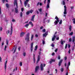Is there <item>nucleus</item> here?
Returning <instances> with one entry per match:
<instances>
[{
	"instance_id": "obj_1",
	"label": "nucleus",
	"mask_w": 75,
	"mask_h": 75,
	"mask_svg": "<svg viewBox=\"0 0 75 75\" xmlns=\"http://www.w3.org/2000/svg\"><path fill=\"white\" fill-rule=\"evenodd\" d=\"M13 33V27H11V28L9 29L7 32V34H9V35H11Z\"/></svg>"
},
{
	"instance_id": "obj_2",
	"label": "nucleus",
	"mask_w": 75,
	"mask_h": 75,
	"mask_svg": "<svg viewBox=\"0 0 75 75\" xmlns=\"http://www.w3.org/2000/svg\"><path fill=\"white\" fill-rule=\"evenodd\" d=\"M25 40L27 41V42H29L30 41V33H28L25 37Z\"/></svg>"
},
{
	"instance_id": "obj_3",
	"label": "nucleus",
	"mask_w": 75,
	"mask_h": 75,
	"mask_svg": "<svg viewBox=\"0 0 75 75\" xmlns=\"http://www.w3.org/2000/svg\"><path fill=\"white\" fill-rule=\"evenodd\" d=\"M55 19L56 20V21H55L54 22V24L56 25V24H58V23L59 22V18L57 16H56L55 18Z\"/></svg>"
},
{
	"instance_id": "obj_4",
	"label": "nucleus",
	"mask_w": 75,
	"mask_h": 75,
	"mask_svg": "<svg viewBox=\"0 0 75 75\" xmlns=\"http://www.w3.org/2000/svg\"><path fill=\"white\" fill-rule=\"evenodd\" d=\"M14 6H16V8H18V4H17V0H15L14 2Z\"/></svg>"
},
{
	"instance_id": "obj_5",
	"label": "nucleus",
	"mask_w": 75,
	"mask_h": 75,
	"mask_svg": "<svg viewBox=\"0 0 75 75\" xmlns=\"http://www.w3.org/2000/svg\"><path fill=\"white\" fill-rule=\"evenodd\" d=\"M7 60H6L5 62L4 68L5 71H6V69H7Z\"/></svg>"
},
{
	"instance_id": "obj_6",
	"label": "nucleus",
	"mask_w": 75,
	"mask_h": 75,
	"mask_svg": "<svg viewBox=\"0 0 75 75\" xmlns=\"http://www.w3.org/2000/svg\"><path fill=\"white\" fill-rule=\"evenodd\" d=\"M33 43H32L31 44V46H30V50L31 51V52H33Z\"/></svg>"
},
{
	"instance_id": "obj_7",
	"label": "nucleus",
	"mask_w": 75,
	"mask_h": 75,
	"mask_svg": "<svg viewBox=\"0 0 75 75\" xmlns=\"http://www.w3.org/2000/svg\"><path fill=\"white\" fill-rule=\"evenodd\" d=\"M64 14H67V7L65 6H64Z\"/></svg>"
},
{
	"instance_id": "obj_8",
	"label": "nucleus",
	"mask_w": 75,
	"mask_h": 75,
	"mask_svg": "<svg viewBox=\"0 0 75 75\" xmlns=\"http://www.w3.org/2000/svg\"><path fill=\"white\" fill-rule=\"evenodd\" d=\"M28 1H29V0H26V1H25L24 5L25 7H26V6H27V5Z\"/></svg>"
},
{
	"instance_id": "obj_9",
	"label": "nucleus",
	"mask_w": 75,
	"mask_h": 75,
	"mask_svg": "<svg viewBox=\"0 0 75 75\" xmlns=\"http://www.w3.org/2000/svg\"><path fill=\"white\" fill-rule=\"evenodd\" d=\"M62 61H63L62 59H61L60 60V61L59 62L58 64L59 67H60V66L61 65V63H62Z\"/></svg>"
},
{
	"instance_id": "obj_10",
	"label": "nucleus",
	"mask_w": 75,
	"mask_h": 75,
	"mask_svg": "<svg viewBox=\"0 0 75 75\" xmlns=\"http://www.w3.org/2000/svg\"><path fill=\"white\" fill-rule=\"evenodd\" d=\"M40 69L41 71H43V70H44V67H43V64H41Z\"/></svg>"
},
{
	"instance_id": "obj_11",
	"label": "nucleus",
	"mask_w": 75,
	"mask_h": 75,
	"mask_svg": "<svg viewBox=\"0 0 75 75\" xmlns=\"http://www.w3.org/2000/svg\"><path fill=\"white\" fill-rule=\"evenodd\" d=\"M40 55H38V59L37 61V63H38L40 61Z\"/></svg>"
},
{
	"instance_id": "obj_12",
	"label": "nucleus",
	"mask_w": 75,
	"mask_h": 75,
	"mask_svg": "<svg viewBox=\"0 0 75 75\" xmlns=\"http://www.w3.org/2000/svg\"><path fill=\"white\" fill-rule=\"evenodd\" d=\"M50 1H48L47 4V8H50Z\"/></svg>"
},
{
	"instance_id": "obj_13",
	"label": "nucleus",
	"mask_w": 75,
	"mask_h": 75,
	"mask_svg": "<svg viewBox=\"0 0 75 75\" xmlns=\"http://www.w3.org/2000/svg\"><path fill=\"white\" fill-rule=\"evenodd\" d=\"M33 62L35 63V54H33Z\"/></svg>"
},
{
	"instance_id": "obj_14",
	"label": "nucleus",
	"mask_w": 75,
	"mask_h": 75,
	"mask_svg": "<svg viewBox=\"0 0 75 75\" xmlns=\"http://www.w3.org/2000/svg\"><path fill=\"white\" fill-rule=\"evenodd\" d=\"M64 42H65V41H63L62 40V39H61V44H62V45H63L64 44Z\"/></svg>"
},
{
	"instance_id": "obj_15",
	"label": "nucleus",
	"mask_w": 75,
	"mask_h": 75,
	"mask_svg": "<svg viewBox=\"0 0 75 75\" xmlns=\"http://www.w3.org/2000/svg\"><path fill=\"white\" fill-rule=\"evenodd\" d=\"M40 68V67L39 66H37L35 68V71L36 72L37 71L38 69Z\"/></svg>"
},
{
	"instance_id": "obj_16",
	"label": "nucleus",
	"mask_w": 75,
	"mask_h": 75,
	"mask_svg": "<svg viewBox=\"0 0 75 75\" xmlns=\"http://www.w3.org/2000/svg\"><path fill=\"white\" fill-rule=\"evenodd\" d=\"M12 51H13V53H14L16 51V47L13 48V49H12Z\"/></svg>"
},
{
	"instance_id": "obj_17",
	"label": "nucleus",
	"mask_w": 75,
	"mask_h": 75,
	"mask_svg": "<svg viewBox=\"0 0 75 75\" xmlns=\"http://www.w3.org/2000/svg\"><path fill=\"white\" fill-rule=\"evenodd\" d=\"M25 34V33L24 32H22L20 34V36L21 37H23L24 34Z\"/></svg>"
},
{
	"instance_id": "obj_18",
	"label": "nucleus",
	"mask_w": 75,
	"mask_h": 75,
	"mask_svg": "<svg viewBox=\"0 0 75 75\" xmlns=\"http://www.w3.org/2000/svg\"><path fill=\"white\" fill-rule=\"evenodd\" d=\"M52 62H55V60L51 59L50 61V64H51V63H52Z\"/></svg>"
},
{
	"instance_id": "obj_19",
	"label": "nucleus",
	"mask_w": 75,
	"mask_h": 75,
	"mask_svg": "<svg viewBox=\"0 0 75 75\" xmlns=\"http://www.w3.org/2000/svg\"><path fill=\"white\" fill-rule=\"evenodd\" d=\"M35 17V15H33L32 17V18L30 20V21H34V18Z\"/></svg>"
},
{
	"instance_id": "obj_20",
	"label": "nucleus",
	"mask_w": 75,
	"mask_h": 75,
	"mask_svg": "<svg viewBox=\"0 0 75 75\" xmlns=\"http://www.w3.org/2000/svg\"><path fill=\"white\" fill-rule=\"evenodd\" d=\"M33 38H34V35L33 34H32L31 35V41H33Z\"/></svg>"
},
{
	"instance_id": "obj_21",
	"label": "nucleus",
	"mask_w": 75,
	"mask_h": 75,
	"mask_svg": "<svg viewBox=\"0 0 75 75\" xmlns=\"http://www.w3.org/2000/svg\"><path fill=\"white\" fill-rule=\"evenodd\" d=\"M29 24H30V25H31V26L32 27H33L34 25H33V23H32V22H30L29 23Z\"/></svg>"
},
{
	"instance_id": "obj_22",
	"label": "nucleus",
	"mask_w": 75,
	"mask_h": 75,
	"mask_svg": "<svg viewBox=\"0 0 75 75\" xmlns=\"http://www.w3.org/2000/svg\"><path fill=\"white\" fill-rule=\"evenodd\" d=\"M55 38H56V37L54 35L53 37L52 38V41H54Z\"/></svg>"
},
{
	"instance_id": "obj_23",
	"label": "nucleus",
	"mask_w": 75,
	"mask_h": 75,
	"mask_svg": "<svg viewBox=\"0 0 75 75\" xmlns=\"http://www.w3.org/2000/svg\"><path fill=\"white\" fill-rule=\"evenodd\" d=\"M18 8H17V7L15 8V12L16 13H18V10H17Z\"/></svg>"
},
{
	"instance_id": "obj_24",
	"label": "nucleus",
	"mask_w": 75,
	"mask_h": 75,
	"mask_svg": "<svg viewBox=\"0 0 75 75\" xmlns=\"http://www.w3.org/2000/svg\"><path fill=\"white\" fill-rule=\"evenodd\" d=\"M38 48V46L36 45L35 47V49H34L35 51H37V48Z\"/></svg>"
},
{
	"instance_id": "obj_25",
	"label": "nucleus",
	"mask_w": 75,
	"mask_h": 75,
	"mask_svg": "<svg viewBox=\"0 0 75 75\" xmlns=\"http://www.w3.org/2000/svg\"><path fill=\"white\" fill-rule=\"evenodd\" d=\"M29 26V24H26L25 25V26L26 27V28H28Z\"/></svg>"
},
{
	"instance_id": "obj_26",
	"label": "nucleus",
	"mask_w": 75,
	"mask_h": 75,
	"mask_svg": "<svg viewBox=\"0 0 75 75\" xmlns=\"http://www.w3.org/2000/svg\"><path fill=\"white\" fill-rule=\"evenodd\" d=\"M73 34H74V33H73V32H71L69 34V35L70 36H72L73 35Z\"/></svg>"
},
{
	"instance_id": "obj_27",
	"label": "nucleus",
	"mask_w": 75,
	"mask_h": 75,
	"mask_svg": "<svg viewBox=\"0 0 75 75\" xmlns=\"http://www.w3.org/2000/svg\"><path fill=\"white\" fill-rule=\"evenodd\" d=\"M69 29L70 30V31H71V30L72 29V27L71 26H69Z\"/></svg>"
},
{
	"instance_id": "obj_28",
	"label": "nucleus",
	"mask_w": 75,
	"mask_h": 75,
	"mask_svg": "<svg viewBox=\"0 0 75 75\" xmlns=\"http://www.w3.org/2000/svg\"><path fill=\"white\" fill-rule=\"evenodd\" d=\"M38 10L40 12H41V11H42V8H38Z\"/></svg>"
},
{
	"instance_id": "obj_29",
	"label": "nucleus",
	"mask_w": 75,
	"mask_h": 75,
	"mask_svg": "<svg viewBox=\"0 0 75 75\" xmlns=\"http://www.w3.org/2000/svg\"><path fill=\"white\" fill-rule=\"evenodd\" d=\"M43 37H46V36H47V34H46V33L43 34Z\"/></svg>"
},
{
	"instance_id": "obj_30",
	"label": "nucleus",
	"mask_w": 75,
	"mask_h": 75,
	"mask_svg": "<svg viewBox=\"0 0 75 75\" xmlns=\"http://www.w3.org/2000/svg\"><path fill=\"white\" fill-rule=\"evenodd\" d=\"M23 55L24 57H25L26 56V53L23 52Z\"/></svg>"
},
{
	"instance_id": "obj_31",
	"label": "nucleus",
	"mask_w": 75,
	"mask_h": 75,
	"mask_svg": "<svg viewBox=\"0 0 75 75\" xmlns=\"http://www.w3.org/2000/svg\"><path fill=\"white\" fill-rule=\"evenodd\" d=\"M17 67H16V69H14L13 71V72H15V71H17Z\"/></svg>"
},
{
	"instance_id": "obj_32",
	"label": "nucleus",
	"mask_w": 75,
	"mask_h": 75,
	"mask_svg": "<svg viewBox=\"0 0 75 75\" xmlns=\"http://www.w3.org/2000/svg\"><path fill=\"white\" fill-rule=\"evenodd\" d=\"M62 23V20H60V21L59 22V24H61Z\"/></svg>"
},
{
	"instance_id": "obj_33",
	"label": "nucleus",
	"mask_w": 75,
	"mask_h": 75,
	"mask_svg": "<svg viewBox=\"0 0 75 75\" xmlns=\"http://www.w3.org/2000/svg\"><path fill=\"white\" fill-rule=\"evenodd\" d=\"M62 4H63V5H65V1H63L62 2Z\"/></svg>"
},
{
	"instance_id": "obj_34",
	"label": "nucleus",
	"mask_w": 75,
	"mask_h": 75,
	"mask_svg": "<svg viewBox=\"0 0 75 75\" xmlns=\"http://www.w3.org/2000/svg\"><path fill=\"white\" fill-rule=\"evenodd\" d=\"M73 22L74 24H75V18H74L73 19Z\"/></svg>"
},
{
	"instance_id": "obj_35",
	"label": "nucleus",
	"mask_w": 75,
	"mask_h": 75,
	"mask_svg": "<svg viewBox=\"0 0 75 75\" xmlns=\"http://www.w3.org/2000/svg\"><path fill=\"white\" fill-rule=\"evenodd\" d=\"M30 11H28V12H26V14L27 15H28V14H30Z\"/></svg>"
},
{
	"instance_id": "obj_36",
	"label": "nucleus",
	"mask_w": 75,
	"mask_h": 75,
	"mask_svg": "<svg viewBox=\"0 0 75 75\" xmlns=\"http://www.w3.org/2000/svg\"><path fill=\"white\" fill-rule=\"evenodd\" d=\"M75 42V39L74 38V37H73V41H72V42Z\"/></svg>"
},
{
	"instance_id": "obj_37",
	"label": "nucleus",
	"mask_w": 75,
	"mask_h": 75,
	"mask_svg": "<svg viewBox=\"0 0 75 75\" xmlns=\"http://www.w3.org/2000/svg\"><path fill=\"white\" fill-rule=\"evenodd\" d=\"M5 0H6V2H8V1H7V0H2V1L3 3H4V1H5Z\"/></svg>"
},
{
	"instance_id": "obj_38",
	"label": "nucleus",
	"mask_w": 75,
	"mask_h": 75,
	"mask_svg": "<svg viewBox=\"0 0 75 75\" xmlns=\"http://www.w3.org/2000/svg\"><path fill=\"white\" fill-rule=\"evenodd\" d=\"M29 12L30 13H32L33 12V10H31L30 11H29Z\"/></svg>"
},
{
	"instance_id": "obj_39",
	"label": "nucleus",
	"mask_w": 75,
	"mask_h": 75,
	"mask_svg": "<svg viewBox=\"0 0 75 75\" xmlns=\"http://www.w3.org/2000/svg\"><path fill=\"white\" fill-rule=\"evenodd\" d=\"M22 65H23V64H22V62H20V67H21V66H22Z\"/></svg>"
},
{
	"instance_id": "obj_40",
	"label": "nucleus",
	"mask_w": 75,
	"mask_h": 75,
	"mask_svg": "<svg viewBox=\"0 0 75 75\" xmlns=\"http://www.w3.org/2000/svg\"><path fill=\"white\" fill-rule=\"evenodd\" d=\"M7 46H5V48H4V50L6 51V48H7Z\"/></svg>"
},
{
	"instance_id": "obj_41",
	"label": "nucleus",
	"mask_w": 75,
	"mask_h": 75,
	"mask_svg": "<svg viewBox=\"0 0 75 75\" xmlns=\"http://www.w3.org/2000/svg\"><path fill=\"white\" fill-rule=\"evenodd\" d=\"M0 62H2V59H1V57H0Z\"/></svg>"
},
{
	"instance_id": "obj_42",
	"label": "nucleus",
	"mask_w": 75,
	"mask_h": 75,
	"mask_svg": "<svg viewBox=\"0 0 75 75\" xmlns=\"http://www.w3.org/2000/svg\"><path fill=\"white\" fill-rule=\"evenodd\" d=\"M61 70L62 72H63V71H64V68H61Z\"/></svg>"
},
{
	"instance_id": "obj_43",
	"label": "nucleus",
	"mask_w": 75,
	"mask_h": 75,
	"mask_svg": "<svg viewBox=\"0 0 75 75\" xmlns=\"http://www.w3.org/2000/svg\"><path fill=\"white\" fill-rule=\"evenodd\" d=\"M20 16H21V17H22V16H23V13L21 12Z\"/></svg>"
},
{
	"instance_id": "obj_44",
	"label": "nucleus",
	"mask_w": 75,
	"mask_h": 75,
	"mask_svg": "<svg viewBox=\"0 0 75 75\" xmlns=\"http://www.w3.org/2000/svg\"><path fill=\"white\" fill-rule=\"evenodd\" d=\"M1 14V8L0 7V14Z\"/></svg>"
},
{
	"instance_id": "obj_45",
	"label": "nucleus",
	"mask_w": 75,
	"mask_h": 75,
	"mask_svg": "<svg viewBox=\"0 0 75 75\" xmlns=\"http://www.w3.org/2000/svg\"><path fill=\"white\" fill-rule=\"evenodd\" d=\"M20 48H21V47H19L18 48V51H20Z\"/></svg>"
},
{
	"instance_id": "obj_46",
	"label": "nucleus",
	"mask_w": 75,
	"mask_h": 75,
	"mask_svg": "<svg viewBox=\"0 0 75 75\" xmlns=\"http://www.w3.org/2000/svg\"><path fill=\"white\" fill-rule=\"evenodd\" d=\"M6 5L7 7H8V4H6Z\"/></svg>"
},
{
	"instance_id": "obj_47",
	"label": "nucleus",
	"mask_w": 75,
	"mask_h": 75,
	"mask_svg": "<svg viewBox=\"0 0 75 75\" xmlns=\"http://www.w3.org/2000/svg\"><path fill=\"white\" fill-rule=\"evenodd\" d=\"M65 48L67 49V44H66L65 46Z\"/></svg>"
},
{
	"instance_id": "obj_48",
	"label": "nucleus",
	"mask_w": 75,
	"mask_h": 75,
	"mask_svg": "<svg viewBox=\"0 0 75 75\" xmlns=\"http://www.w3.org/2000/svg\"><path fill=\"white\" fill-rule=\"evenodd\" d=\"M42 31L43 32V33H45V29H44Z\"/></svg>"
},
{
	"instance_id": "obj_49",
	"label": "nucleus",
	"mask_w": 75,
	"mask_h": 75,
	"mask_svg": "<svg viewBox=\"0 0 75 75\" xmlns=\"http://www.w3.org/2000/svg\"><path fill=\"white\" fill-rule=\"evenodd\" d=\"M42 44H45V41L43 40L42 41Z\"/></svg>"
},
{
	"instance_id": "obj_50",
	"label": "nucleus",
	"mask_w": 75,
	"mask_h": 75,
	"mask_svg": "<svg viewBox=\"0 0 75 75\" xmlns=\"http://www.w3.org/2000/svg\"><path fill=\"white\" fill-rule=\"evenodd\" d=\"M6 44L7 45H8V41H6Z\"/></svg>"
},
{
	"instance_id": "obj_51",
	"label": "nucleus",
	"mask_w": 75,
	"mask_h": 75,
	"mask_svg": "<svg viewBox=\"0 0 75 75\" xmlns=\"http://www.w3.org/2000/svg\"><path fill=\"white\" fill-rule=\"evenodd\" d=\"M12 21L13 22H15L16 21V20L14 19H12Z\"/></svg>"
},
{
	"instance_id": "obj_52",
	"label": "nucleus",
	"mask_w": 75,
	"mask_h": 75,
	"mask_svg": "<svg viewBox=\"0 0 75 75\" xmlns=\"http://www.w3.org/2000/svg\"><path fill=\"white\" fill-rule=\"evenodd\" d=\"M71 52V50H70V49H69V50L68 51V52L69 53V54H70Z\"/></svg>"
},
{
	"instance_id": "obj_53",
	"label": "nucleus",
	"mask_w": 75,
	"mask_h": 75,
	"mask_svg": "<svg viewBox=\"0 0 75 75\" xmlns=\"http://www.w3.org/2000/svg\"><path fill=\"white\" fill-rule=\"evenodd\" d=\"M21 10L22 11H23V10H24V8H22L21 9Z\"/></svg>"
},
{
	"instance_id": "obj_54",
	"label": "nucleus",
	"mask_w": 75,
	"mask_h": 75,
	"mask_svg": "<svg viewBox=\"0 0 75 75\" xmlns=\"http://www.w3.org/2000/svg\"><path fill=\"white\" fill-rule=\"evenodd\" d=\"M51 46H52V47H54V45L53 44H52Z\"/></svg>"
},
{
	"instance_id": "obj_55",
	"label": "nucleus",
	"mask_w": 75,
	"mask_h": 75,
	"mask_svg": "<svg viewBox=\"0 0 75 75\" xmlns=\"http://www.w3.org/2000/svg\"><path fill=\"white\" fill-rule=\"evenodd\" d=\"M3 29V28L1 27L0 28V31H2V29Z\"/></svg>"
},
{
	"instance_id": "obj_56",
	"label": "nucleus",
	"mask_w": 75,
	"mask_h": 75,
	"mask_svg": "<svg viewBox=\"0 0 75 75\" xmlns=\"http://www.w3.org/2000/svg\"><path fill=\"white\" fill-rule=\"evenodd\" d=\"M60 56H59L58 57V59H60Z\"/></svg>"
},
{
	"instance_id": "obj_57",
	"label": "nucleus",
	"mask_w": 75,
	"mask_h": 75,
	"mask_svg": "<svg viewBox=\"0 0 75 75\" xmlns=\"http://www.w3.org/2000/svg\"><path fill=\"white\" fill-rule=\"evenodd\" d=\"M38 35H37V34H36V35H35V37H38Z\"/></svg>"
},
{
	"instance_id": "obj_58",
	"label": "nucleus",
	"mask_w": 75,
	"mask_h": 75,
	"mask_svg": "<svg viewBox=\"0 0 75 75\" xmlns=\"http://www.w3.org/2000/svg\"><path fill=\"white\" fill-rule=\"evenodd\" d=\"M41 52L40 51V52H39V55H41Z\"/></svg>"
},
{
	"instance_id": "obj_59",
	"label": "nucleus",
	"mask_w": 75,
	"mask_h": 75,
	"mask_svg": "<svg viewBox=\"0 0 75 75\" xmlns=\"http://www.w3.org/2000/svg\"><path fill=\"white\" fill-rule=\"evenodd\" d=\"M65 58V60H66L67 59V57H64Z\"/></svg>"
},
{
	"instance_id": "obj_60",
	"label": "nucleus",
	"mask_w": 75,
	"mask_h": 75,
	"mask_svg": "<svg viewBox=\"0 0 75 75\" xmlns=\"http://www.w3.org/2000/svg\"><path fill=\"white\" fill-rule=\"evenodd\" d=\"M57 51H58V49H56L55 50V52H57Z\"/></svg>"
},
{
	"instance_id": "obj_61",
	"label": "nucleus",
	"mask_w": 75,
	"mask_h": 75,
	"mask_svg": "<svg viewBox=\"0 0 75 75\" xmlns=\"http://www.w3.org/2000/svg\"><path fill=\"white\" fill-rule=\"evenodd\" d=\"M54 55H55V53L54 52L52 54V55L53 56Z\"/></svg>"
},
{
	"instance_id": "obj_62",
	"label": "nucleus",
	"mask_w": 75,
	"mask_h": 75,
	"mask_svg": "<svg viewBox=\"0 0 75 75\" xmlns=\"http://www.w3.org/2000/svg\"><path fill=\"white\" fill-rule=\"evenodd\" d=\"M36 11V13H37V14H39V12H38V11Z\"/></svg>"
},
{
	"instance_id": "obj_63",
	"label": "nucleus",
	"mask_w": 75,
	"mask_h": 75,
	"mask_svg": "<svg viewBox=\"0 0 75 75\" xmlns=\"http://www.w3.org/2000/svg\"><path fill=\"white\" fill-rule=\"evenodd\" d=\"M55 71H56V73L57 74V69H55Z\"/></svg>"
},
{
	"instance_id": "obj_64",
	"label": "nucleus",
	"mask_w": 75,
	"mask_h": 75,
	"mask_svg": "<svg viewBox=\"0 0 75 75\" xmlns=\"http://www.w3.org/2000/svg\"><path fill=\"white\" fill-rule=\"evenodd\" d=\"M59 38V37H58L57 38H56V40H58Z\"/></svg>"
}]
</instances>
